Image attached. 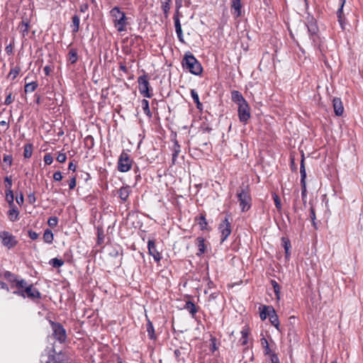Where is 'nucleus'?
<instances>
[{
	"mask_svg": "<svg viewBox=\"0 0 363 363\" xmlns=\"http://www.w3.org/2000/svg\"><path fill=\"white\" fill-rule=\"evenodd\" d=\"M16 289L17 290L13 292V294L21 296L23 298H28L33 301L41 298V294L38 289L33 287L32 284H28L23 279L16 282Z\"/></svg>",
	"mask_w": 363,
	"mask_h": 363,
	"instance_id": "f257e3e1",
	"label": "nucleus"
},
{
	"mask_svg": "<svg viewBox=\"0 0 363 363\" xmlns=\"http://www.w3.org/2000/svg\"><path fill=\"white\" fill-rule=\"evenodd\" d=\"M109 13L116 30L119 33L125 31L127 26L129 25L128 18L125 13L120 7L114 6L111 9Z\"/></svg>",
	"mask_w": 363,
	"mask_h": 363,
	"instance_id": "f03ea898",
	"label": "nucleus"
},
{
	"mask_svg": "<svg viewBox=\"0 0 363 363\" xmlns=\"http://www.w3.org/2000/svg\"><path fill=\"white\" fill-rule=\"evenodd\" d=\"M237 197L242 212L249 211L252 206V196L248 184L242 183L237 191Z\"/></svg>",
	"mask_w": 363,
	"mask_h": 363,
	"instance_id": "7ed1b4c3",
	"label": "nucleus"
},
{
	"mask_svg": "<svg viewBox=\"0 0 363 363\" xmlns=\"http://www.w3.org/2000/svg\"><path fill=\"white\" fill-rule=\"evenodd\" d=\"M308 33L310 40L312 42V45L315 48L320 49L321 39L318 34L319 28L317 24V21L313 16H308L307 21L306 23Z\"/></svg>",
	"mask_w": 363,
	"mask_h": 363,
	"instance_id": "20e7f679",
	"label": "nucleus"
},
{
	"mask_svg": "<svg viewBox=\"0 0 363 363\" xmlns=\"http://www.w3.org/2000/svg\"><path fill=\"white\" fill-rule=\"evenodd\" d=\"M182 66L194 75H200L203 71L201 63L190 52L185 54L182 60Z\"/></svg>",
	"mask_w": 363,
	"mask_h": 363,
	"instance_id": "39448f33",
	"label": "nucleus"
},
{
	"mask_svg": "<svg viewBox=\"0 0 363 363\" xmlns=\"http://www.w3.org/2000/svg\"><path fill=\"white\" fill-rule=\"evenodd\" d=\"M231 220L230 215L227 213L218 225V230L220 233V243L225 241L232 232Z\"/></svg>",
	"mask_w": 363,
	"mask_h": 363,
	"instance_id": "423d86ee",
	"label": "nucleus"
},
{
	"mask_svg": "<svg viewBox=\"0 0 363 363\" xmlns=\"http://www.w3.org/2000/svg\"><path fill=\"white\" fill-rule=\"evenodd\" d=\"M133 160L130 156L128 155L125 150H123L121 153L118 160L117 168L120 172H128L133 165Z\"/></svg>",
	"mask_w": 363,
	"mask_h": 363,
	"instance_id": "0eeeda50",
	"label": "nucleus"
},
{
	"mask_svg": "<svg viewBox=\"0 0 363 363\" xmlns=\"http://www.w3.org/2000/svg\"><path fill=\"white\" fill-rule=\"evenodd\" d=\"M50 324L52 330V335L59 342H65L67 339L66 330L60 323L50 320Z\"/></svg>",
	"mask_w": 363,
	"mask_h": 363,
	"instance_id": "6e6552de",
	"label": "nucleus"
},
{
	"mask_svg": "<svg viewBox=\"0 0 363 363\" xmlns=\"http://www.w3.org/2000/svg\"><path fill=\"white\" fill-rule=\"evenodd\" d=\"M138 89L141 95L146 98H151L152 94L150 92V86L148 81V76L146 74L138 78Z\"/></svg>",
	"mask_w": 363,
	"mask_h": 363,
	"instance_id": "1a4fd4ad",
	"label": "nucleus"
},
{
	"mask_svg": "<svg viewBox=\"0 0 363 363\" xmlns=\"http://www.w3.org/2000/svg\"><path fill=\"white\" fill-rule=\"evenodd\" d=\"M300 174H301V198L305 204L306 203L307 197V189H306V172L304 163V156L302 155L300 165Z\"/></svg>",
	"mask_w": 363,
	"mask_h": 363,
	"instance_id": "9d476101",
	"label": "nucleus"
},
{
	"mask_svg": "<svg viewBox=\"0 0 363 363\" xmlns=\"http://www.w3.org/2000/svg\"><path fill=\"white\" fill-rule=\"evenodd\" d=\"M0 239L1 244L9 250L14 247L18 244L16 237L8 231L0 232Z\"/></svg>",
	"mask_w": 363,
	"mask_h": 363,
	"instance_id": "9b49d317",
	"label": "nucleus"
},
{
	"mask_svg": "<svg viewBox=\"0 0 363 363\" xmlns=\"http://www.w3.org/2000/svg\"><path fill=\"white\" fill-rule=\"evenodd\" d=\"M238 118L241 123H246L250 118V108L247 101L238 106Z\"/></svg>",
	"mask_w": 363,
	"mask_h": 363,
	"instance_id": "f8f14e48",
	"label": "nucleus"
},
{
	"mask_svg": "<svg viewBox=\"0 0 363 363\" xmlns=\"http://www.w3.org/2000/svg\"><path fill=\"white\" fill-rule=\"evenodd\" d=\"M147 249L149 255H151L154 260L158 263L162 259V257L160 252L157 250L155 240H149L147 242Z\"/></svg>",
	"mask_w": 363,
	"mask_h": 363,
	"instance_id": "ddd939ff",
	"label": "nucleus"
},
{
	"mask_svg": "<svg viewBox=\"0 0 363 363\" xmlns=\"http://www.w3.org/2000/svg\"><path fill=\"white\" fill-rule=\"evenodd\" d=\"M340 7L337 11V21L340 25L342 30L345 29L346 18L343 11L346 0H340Z\"/></svg>",
	"mask_w": 363,
	"mask_h": 363,
	"instance_id": "4468645a",
	"label": "nucleus"
},
{
	"mask_svg": "<svg viewBox=\"0 0 363 363\" xmlns=\"http://www.w3.org/2000/svg\"><path fill=\"white\" fill-rule=\"evenodd\" d=\"M230 9L232 11V13L235 16L240 17L242 14V13H241V9H242L241 0H230Z\"/></svg>",
	"mask_w": 363,
	"mask_h": 363,
	"instance_id": "2eb2a0df",
	"label": "nucleus"
},
{
	"mask_svg": "<svg viewBox=\"0 0 363 363\" xmlns=\"http://www.w3.org/2000/svg\"><path fill=\"white\" fill-rule=\"evenodd\" d=\"M334 112L336 116H340L344 112L342 101L340 98H334L333 100Z\"/></svg>",
	"mask_w": 363,
	"mask_h": 363,
	"instance_id": "dca6fc26",
	"label": "nucleus"
},
{
	"mask_svg": "<svg viewBox=\"0 0 363 363\" xmlns=\"http://www.w3.org/2000/svg\"><path fill=\"white\" fill-rule=\"evenodd\" d=\"M174 23L176 33H177V38H178L179 42H181L182 43H185L180 20L178 19L177 18H174Z\"/></svg>",
	"mask_w": 363,
	"mask_h": 363,
	"instance_id": "f3484780",
	"label": "nucleus"
},
{
	"mask_svg": "<svg viewBox=\"0 0 363 363\" xmlns=\"http://www.w3.org/2000/svg\"><path fill=\"white\" fill-rule=\"evenodd\" d=\"M231 99L234 103L238 104V106L247 101L242 94L237 90L231 91Z\"/></svg>",
	"mask_w": 363,
	"mask_h": 363,
	"instance_id": "a211bd4d",
	"label": "nucleus"
},
{
	"mask_svg": "<svg viewBox=\"0 0 363 363\" xmlns=\"http://www.w3.org/2000/svg\"><path fill=\"white\" fill-rule=\"evenodd\" d=\"M131 190L129 186H123L118 190V195L123 202L127 201Z\"/></svg>",
	"mask_w": 363,
	"mask_h": 363,
	"instance_id": "6ab92c4d",
	"label": "nucleus"
},
{
	"mask_svg": "<svg viewBox=\"0 0 363 363\" xmlns=\"http://www.w3.org/2000/svg\"><path fill=\"white\" fill-rule=\"evenodd\" d=\"M281 240V245L285 250V257L286 259H289L290 257V255H291V253L289 252V250L291 247V241L286 237H282Z\"/></svg>",
	"mask_w": 363,
	"mask_h": 363,
	"instance_id": "aec40b11",
	"label": "nucleus"
},
{
	"mask_svg": "<svg viewBox=\"0 0 363 363\" xmlns=\"http://www.w3.org/2000/svg\"><path fill=\"white\" fill-rule=\"evenodd\" d=\"M272 309L270 316L269 317V321L272 325H274L278 330H279V317L274 308H269Z\"/></svg>",
	"mask_w": 363,
	"mask_h": 363,
	"instance_id": "412c9836",
	"label": "nucleus"
},
{
	"mask_svg": "<svg viewBox=\"0 0 363 363\" xmlns=\"http://www.w3.org/2000/svg\"><path fill=\"white\" fill-rule=\"evenodd\" d=\"M10 209L9 210L7 215L9 216V220L11 222H15L17 220H18V215L19 211L15 205H13L12 207H9Z\"/></svg>",
	"mask_w": 363,
	"mask_h": 363,
	"instance_id": "4be33fe9",
	"label": "nucleus"
},
{
	"mask_svg": "<svg viewBox=\"0 0 363 363\" xmlns=\"http://www.w3.org/2000/svg\"><path fill=\"white\" fill-rule=\"evenodd\" d=\"M196 244L198 247L199 252L196 253L198 256L203 255L206 251L205 240L203 237H198L196 240Z\"/></svg>",
	"mask_w": 363,
	"mask_h": 363,
	"instance_id": "5701e85b",
	"label": "nucleus"
},
{
	"mask_svg": "<svg viewBox=\"0 0 363 363\" xmlns=\"http://www.w3.org/2000/svg\"><path fill=\"white\" fill-rule=\"evenodd\" d=\"M269 308H274L272 306H262L259 307L260 313H259V317L262 320H264L267 318H269L270 316L271 311L272 309H269Z\"/></svg>",
	"mask_w": 363,
	"mask_h": 363,
	"instance_id": "b1692460",
	"label": "nucleus"
},
{
	"mask_svg": "<svg viewBox=\"0 0 363 363\" xmlns=\"http://www.w3.org/2000/svg\"><path fill=\"white\" fill-rule=\"evenodd\" d=\"M172 151H173V152H172V164H174L176 163L177 158L181 152V147L179 145V143L176 139L174 140Z\"/></svg>",
	"mask_w": 363,
	"mask_h": 363,
	"instance_id": "393cba45",
	"label": "nucleus"
},
{
	"mask_svg": "<svg viewBox=\"0 0 363 363\" xmlns=\"http://www.w3.org/2000/svg\"><path fill=\"white\" fill-rule=\"evenodd\" d=\"M241 338L240 340L241 345H247L248 343V335L250 334V328L248 326L245 325L241 330Z\"/></svg>",
	"mask_w": 363,
	"mask_h": 363,
	"instance_id": "a878e982",
	"label": "nucleus"
},
{
	"mask_svg": "<svg viewBox=\"0 0 363 363\" xmlns=\"http://www.w3.org/2000/svg\"><path fill=\"white\" fill-rule=\"evenodd\" d=\"M146 330L147 333L148 337L150 340H156L157 336L155 333V328L153 326L152 323L150 319H147V324H146Z\"/></svg>",
	"mask_w": 363,
	"mask_h": 363,
	"instance_id": "bb28decb",
	"label": "nucleus"
},
{
	"mask_svg": "<svg viewBox=\"0 0 363 363\" xmlns=\"http://www.w3.org/2000/svg\"><path fill=\"white\" fill-rule=\"evenodd\" d=\"M184 308L188 311L192 317L198 312V307L191 301H186Z\"/></svg>",
	"mask_w": 363,
	"mask_h": 363,
	"instance_id": "cd10ccee",
	"label": "nucleus"
},
{
	"mask_svg": "<svg viewBox=\"0 0 363 363\" xmlns=\"http://www.w3.org/2000/svg\"><path fill=\"white\" fill-rule=\"evenodd\" d=\"M4 277L6 279H7L9 282L12 283L11 287L16 288V282L19 281L21 279H18L17 277L11 273L9 271H6L4 274Z\"/></svg>",
	"mask_w": 363,
	"mask_h": 363,
	"instance_id": "c85d7f7f",
	"label": "nucleus"
},
{
	"mask_svg": "<svg viewBox=\"0 0 363 363\" xmlns=\"http://www.w3.org/2000/svg\"><path fill=\"white\" fill-rule=\"evenodd\" d=\"M30 23L28 20H22L18 26V28L20 32L22 33L23 36L25 37L28 34L29 32Z\"/></svg>",
	"mask_w": 363,
	"mask_h": 363,
	"instance_id": "c756f323",
	"label": "nucleus"
},
{
	"mask_svg": "<svg viewBox=\"0 0 363 363\" xmlns=\"http://www.w3.org/2000/svg\"><path fill=\"white\" fill-rule=\"evenodd\" d=\"M171 1L172 0H160L161 9L166 18L169 16Z\"/></svg>",
	"mask_w": 363,
	"mask_h": 363,
	"instance_id": "7c9ffc66",
	"label": "nucleus"
},
{
	"mask_svg": "<svg viewBox=\"0 0 363 363\" xmlns=\"http://www.w3.org/2000/svg\"><path fill=\"white\" fill-rule=\"evenodd\" d=\"M196 220L197 221V223L199 225L201 230H203L207 229L208 223L205 214L201 213L199 217L196 218Z\"/></svg>",
	"mask_w": 363,
	"mask_h": 363,
	"instance_id": "2f4dec72",
	"label": "nucleus"
},
{
	"mask_svg": "<svg viewBox=\"0 0 363 363\" xmlns=\"http://www.w3.org/2000/svg\"><path fill=\"white\" fill-rule=\"evenodd\" d=\"M68 60L72 64H75L78 60V53L75 48H71L68 52Z\"/></svg>",
	"mask_w": 363,
	"mask_h": 363,
	"instance_id": "473e14b6",
	"label": "nucleus"
},
{
	"mask_svg": "<svg viewBox=\"0 0 363 363\" xmlns=\"http://www.w3.org/2000/svg\"><path fill=\"white\" fill-rule=\"evenodd\" d=\"M191 96L194 100V102L196 105V108L199 110L202 111L203 110V104L200 102L199 94L195 89H191Z\"/></svg>",
	"mask_w": 363,
	"mask_h": 363,
	"instance_id": "72a5a7b5",
	"label": "nucleus"
},
{
	"mask_svg": "<svg viewBox=\"0 0 363 363\" xmlns=\"http://www.w3.org/2000/svg\"><path fill=\"white\" fill-rule=\"evenodd\" d=\"M43 239L45 242L48 244H52L54 240V235L51 230L46 229L44 231Z\"/></svg>",
	"mask_w": 363,
	"mask_h": 363,
	"instance_id": "f704fd0d",
	"label": "nucleus"
},
{
	"mask_svg": "<svg viewBox=\"0 0 363 363\" xmlns=\"http://www.w3.org/2000/svg\"><path fill=\"white\" fill-rule=\"evenodd\" d=\"M72 24L71 27L72 28V33L75 34L79 31V23L80 18L77 15H74L72 16Z\"/></svg>",
	"mask_w": 363,
	"mask_h": 363,
	"instance_id": "c9c22d12",
	"label": "nucleus"
},
{
	"mask_svg": "<svg viewBox=\"0 0 363 363\" xmlns=\"http://www.w3.org/2000/svg\"><path fill=\"white\" fill-rule=\"evenodd\" d=\"M33 151V145L32 143H27L24 145L23 157L26 159L31 157Z\"/></svg>",
	"mask_w": 363,
	"mask_h": 363,
	"instance_id": "e433bc0d",
	"label": "nucleus"
},
{
	"mask_svg": "<svg viewBox=\"0 0 363 363\" xmlns=\"http://www.w3.org/2000/svg\"><path fill=\"white\" fill-rule=\"evenodd\" d=\"M84 147L88 150H91L94 146V139L92 135H87L84 139Z\"/></svg>",
	"mask_w": 363,
	"mask_h": 363,
	"instance_id": "4c0bfd02",
	"label": "nucleus"
},
{
	"mask_svg": "<svg viewBox=\"0 0 363 363\" xmlns=\"http://www.w3.org/2000/svg\"><path fill=\"white\" fill-rule=\"evenodd\" d=\"M38 86V84L37 82H32L30 83H27L24 87V91L26 93L33 92Z\"/></svg>",
	"mask_w": 363,
	"mask_h": 363,
	"instance_id": "58836bf2",
	"label": "nucleus"
},
{
	"mask_svg": "<svg viewBox=\"0 0 363 363\" xmlns=\"http://www.w3.org/2000/svg\"><path fill=\"white\" fill-rule=\"evenodd\" d=\"M21 72V67L19 66H16L11 69L9 74L8 78L11 79V80H14L17 76Z\"/></svg>",
	"mask_w": 363,
	"mask_h": 363,
	"instance_id": "ea45409f",
	"label": "nucleus"
},
{
	"mask_svg": "<svg viewBox=\"0 0 363 363\" xmlns=\"http://www.w3.org/2000/svg\"><path fill=\"white\" fill-rule=\"evenodd\" d=\"M6 201L8 202L9 207H12L14 205V195L12 189L6 191Z\"/></svg>",
	"mask_w": 363,
	"mask_h": 363,
	"instance_id": "a19ab883",
	"label": "nucleus"
},
{
	"mask_svg": "<svg viewBox=\"0 0 363 363\" xmlns=\"http://www.w3.org/2000/svg\"><path fill=\"white\" fill-rule=\"evenodd\" d=\"M41 363H63L62 362H56L55 361V356L52 354L44 355L41 356Z\"/></svg>",
	"mask_w": 363,
	"mask_h": 363,
	"instance_id": "79ce46f5",
	"label": "nucleus"
},
{
	"mask_svg": "<svg viewBox=\"0 0 363 363\" xmlns=\"http://www.w3.org/2000/svg\"><path fill=\"white\" fill-rule=\"evenodd\" d=\"M271 284L273 287L276 298L277 300H279L280 299V286H279V284L275 280H273V279L271 280Z\"/></svg>",
	"mask_w": 363,
	"mask_h": 363,
	"instance_id": "37998d69",
	"label": "nucleus"
},
{
	"mask_svg": "<svg viewBox=\"0 0 363 363\" xmlns=\"http://www.w3.org/2000/svg\"><path fill=\"white\" fill-rule=\"evenodd\" d=\"M142 106H143V111L145 113V115L147 116L149 118H151L152 113L150 110L149 101L147 99L142 100Z\"/></svg>",
	"mask_w": 363,
	"mask_h": 363,
	"instance_id": "c03bdc74",
	"label": "nucleus"
},
{
	"mask_svg": "<svg viewBox=\"0 0 363 363\" xmlns=\"http://www.w3.org/2000/svg\"><path fill=\"white\" fill-rule=\"evenodd\" d=\"M104 230L101 227L97 228V245H101L104 242Z\"/></svg>",
	"mask_w": 363,
	"mask_h": 363,
	"instance_id": "a18cd8bd",
	"label": "nucleus"
},
{
	"mask_svg": "<svg viewBox=\"0 0 363 363\" xmlns=\"http://www.w3.org/2000/svg\"><path fill=\"white\" fill-rule=\"evenodd\" d=\"M49 264L54 268H58L64 264V261L58 258H52L50 260Z\"/></svg>",
	"mask_w": 363,
	"mask_h": 363,
	"instance_id": "49530a36",
	"label": "nucleus"
},
{
	"mask_svg": "<svg viewBox=\"0 0 363 363\" xmlns=\"http://www.w3.org/2000/svg\"><path fill=\"white\" fill-rule=\"evenodd\" d=\"M272 197H273V200L274 201V205H275L276 208H277V210L279 211H281V200H280L279 197L278 196V195L277 194H274L272 195Z\"/></svg>",
	"mask_w": 363,
	"mask_h": 363,
	"instance_id": "de8ad7c7",
	"label": "nucleus"
},
{
	"mask_svg": "<svg viewBox=\"0 0 363 363\" xmlns=\"http://www.w3.org/2000/svg\"><path fill=\"white\" fill-rule=\"evenodd\" d=\"M57 223H58V218L56 216L50 217V218H49V219L48 220V224L51 228H55V226H57Z\"/></svg>",
	"mask_w": 363,
	"mask_h": 363,
	"instance_id": "09e8293b",
	"label": "nucleus"
},
{
	"mask_svg": "<svg viewBox=\"0 0 363 363\" xmlns=\"http://www.w3.org/2000/svg\"><path fill=\"white\" fill-rule=\"evenodd\" d=\"M43 161L46 165H50L53 162V157L50 153H47L44 155Z\"/></svg>",
	"mask_w": 363,
	"mask_h": 363,
	"instance_id": "8fccbe9b",
	"label": "nucleus"
},
{
	"mask_svg": "<svg viewBox=\"0 0 363 363\" xmlns=\"http://www.w3.org/2000/svg\"><path fill=\"white\" fill-rule=\"evenodd\" d=\"M4 183H5V186L6 188V191H9V189H11V187H12V179H11V177H9V176H6L5 178H4Z\"/></svg>",
	"mask_w": 363,
	"mask_h": 363,
	"instance_id": "3c124183",
	"label": "nucleus"
},
{
	"mask_svg": "<svg viewBox=\"0 0 363 363\" xmlns=\"http://www.w3.org/2000/svg\"><path fill=\"white\" fill-rule=\"evenodd\" d=\"M14 101V98L12 96V92L9 91L5 99L4 104L10 105Z\"/></svg>",
	"mask_w": 363,
	"mask_h": 363,
	"instance_id": "603ef678",
	"label": "nucleus"
},
{
	"mask_svg": "<svg viewBox=\"0 0 363 363\" xmlns=\"http://www.w3.org/2000/svg\"><path fill=\"white\" fill-rule=\"evenodd\" d=\"M4 162H6L9 164V167L11 166L13 162V157L11 155H5L3 158Z\"/></svg>",
	"mask_w": 363,
	"mask_h": 363,
	"instance_id": "864d4df0",
	"label": "nucleus"
},
{
	"mask_svg": "<svg viewBox=\"0 0 363 363\" xmlns=\"http://www.w3.org/2000/svg\"><path fill=\"white\" fill-rule=\"evenodd\" d=\"M28 235L29 238L33 240H37L39 236L38 233L33 231V230H28Z\"/></svg>",
	"mask_w": 363,
	"mask_h": 363,
	"instance_id": "5fc2aeb1",
	"label": "nucleus"
},
{
	"mask_svg": "<svg viewBox=\"0 0 363 363\" xmlns=\"http://www.w3.org/2000/svg\"><path fill=\"white\" fill-rule=\"evenodd\" d=\"M67 160V155L65 153H63V152H60L58 154L57 157V160L60 162V163H63L66 161Z\"/></svg>",
	"mask_w": 363,
	"mask_h": 363,
	"instance_id": "6e6d98bb",
	"label": "nucleus"
},
{
	"mask_svg": "<svg viewBox=\"0 0 363 363\" xmlns=\"http://www.w3.org/2000/svg\"><path fill=\"white\" fill-rule=\"evenodd\" d=\"M53 179L55 181V182H60L62 179V173L60 171H57V172H55L54 174H53Z\"/></svg>",
	"mask_w": 363,
	"mask_h": 363,
	"instance_id": "4d7b16f0",
	"label": "nucleus"
},
{
	"mask_svg": "<svg viewBox=\"0 0 363 363\" xmlns=\"http://www.w3.org/2000/svg\"><path fill=\"white\" fill-rule=\"evenodd\" d=\"M69 188L70 190H72L75 188L76 186V177H72L69 181Z\"/></svg>",
	"mask_w": 363,
	"mask_h": 363,
	"instance_id": "13d9d810",
	"label": "nucleus"
},
{
	"mask_svg": "<svg viewBox=\"0 0 363 363\" xmlns=\"http://www.w3.org/2000/svg\"><path fill=\"white\" fill-rule=\"evenodd\" d=\"M310 217L313 221V225L314 226H315V220L316 219V217H315V210L313 208V207H311V209H310Z\"/></svg>",
	"mask_w": 363,
	"mask_h": 363,
	"instance_id": "bf43d9fd",
	"label": "nucleus"
},
{
	"mask_svg": "<svg viewBox=\"0 0 363 363\" xmlns=\"http://www.w3.org/2000/svg\"><path fill=\"white\" fill-rule=\"evenodd\" d=\"M28 202L30 204H33L36 201V198L33 192L30 193L28 196Z\"/></svg>",
	"mask_w": 363,
	"mask_h": 363,
	"instance_id": "052dcab7",
	"label": "nucleus"
},
{
	"mask_svg": "<svg viewBox=\"0 0 363 363\" xmlns=\"http://www.w3.org/2000/svg\"><path fill=\"white\" fill-rule=\"evenodd\" d=\"M16 202L18 205L21 206L24 202V197L23 193H20L18 196H16Z\"/></svg>",
	"mask_w": 363,
	"mask_h": 363,
	"instance_id": "680f3d73",
	"label": "nucleus"
},
{
	"mask_svg": "<svg viewBox=\"0 0 363 363\" xmlns=\"http://www.w3.org/2000/svg\"><path fill=\"white\" fill-rule=\"evenodd\" d=\"M272 363H279V359L275 353H272L270 355Z\"/></svg>",
	"mask_w": 363,
	"mask_h": 363,
	"instance_id": "e2e57ef3",
	"label": "nucleus"
},
{
	"mask_svg": "<svg viewBox=\"0 0 363 363\" xmlns=\"http://www.w3.org/2000/svg\"><path fill=\"white\" fill-rule=\"evenodd\" d=\"M216 338L215 337H212L211 338V351L213 352H215L216 350H217V346H216Z\"/></svg>",
	"mask_w": 363,
	"mask_h": 363,
	"instance_id": "0e129e2a",
	"label": "nucleus"
},
{
	"mask_svg": "<svg viewBox=\"0 0 363 363\" xmlns=\"http://www.w3.org/2000/svg\"><path fill=\"white\" fill-rule=\"evenodd\" d=\"M13 44L12 43H10L9 45H8L6 48H5V51L8 54V55H11L13 54Z\"/></svg>",
	"mask_w": 363,
	"mask_h": 363,
	"instance_id": "69168bd1",
	"label": "nucleus"
},
{
	"mask_svg": "<svg viewBox=\"0 0 363 363\" xmlns=\"http://www.w3.org/2000/svg\"><path fill=\"white\" fill-rule=\"evenodd\" d=\"M174 357H175L177 361L179 362L181 360V359H180V356L182 354L181 350L179 349H177L174 350Z\"/></svg>",
	"mask_w": 363,
	"mask_h": 363,
	"instance_id": "338daca9",
	"label": "nucleus"
},
{
	"mask_svg": "<svg viewBox=\"0 0 363 363\" xmlns=\"http://www.w3.org/2000/svg\"><path fill=\"white\" fill-rule=\"evenodd\" d=\"M89 9V5L88 4H82L80 7H79V10L82 13H84L86 12Z\"/></svg>",
	"mask_w": 363,
	"mask_h": 363,
	"instance_id": "774afa93",
	"label": "nucleus"
}]
</instances>
